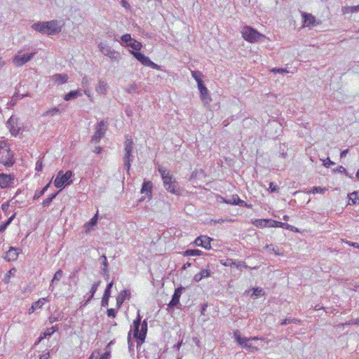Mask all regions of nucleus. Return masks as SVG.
Wrapping results in <instances>:
<instances>
[{"label":"nucleus","mask_w":359,"mask_h":359,"mask_svg":"<svg viewBox=\"0 0 359 359\" xmlns=\"http://www.w3.org/2000/svg\"><path fill=\"white\" fill-rule=\"evenodd\" d=\"M15 163L14 154L10 149V144L5 140L0 141V164L6 168Z\"/></svg>","instance_id":"1"},{"label":"nucleus","mask_w":359,"mask_h":359,"mask_svg":"<svg viewBox=\"0 0 359 359\" xmlns=\"http://www.w3.org/2000/svg\"><path fill=\"white\" fill-rule=\"evenodd\" d=\"M133 145H134V142H133L132 138L130 137H129L128 135H127L126 137V140L124 142V149H123L124 155L123 157V161L124 168L126 170L127 174L128 175H130V165H131L130 163L134 159V156L132 155V152L133 150Z\"/></svg>","instance_id":"2"},{"label":"nucleus","mask_w":359,"mask_h":359,"mask_svg":"<svg viewBox=\"0 0 359 359\" xmlns=\"http://www.w3.org/2000/svg\"><path fill=\"white\" fill-rule=\"evenodd\" d=\"M32 28L47 35L55 34L61 31V26L58 24H32Z\"/></svg>","instance_id":"3"},{"label":"nucleus","mask_w":359,"mask_h":359,"mask_svg":"<svg viewBox=\"0 0 359 359\" xmlns=\"http://www.w3.org/2000/svg\"><path fill=\"white\" fill-rule=\"evenodd\" d=\"M98 48L100 51L104 55L111 59L112 61L115 62H119L121 59V54L115 50L114 49L111 48L108 45L100 43L98 44Z\"/></svg>","instance_id":"4"},{"label":"nucleus","mask_w":359,"mask_h":359,"mask_svg":"<svg viewBox=\"0 0 359 359\" xmlns=\"http://www.w3.org/2000/svg\"><path fill=\"white\" fill-rule=\"evenodd\" d=\"M72 176L73 172L71 170H67L65 174L61 170L55 179L54 185L57 188H62L65 184H70L72 183V180H70Z\"/></svg>","instance_id":"5"},{"label":"nucleus","mask_w":359,"mask_h":359,"mask_svg":"<svg viewBox=\"0 0 359 359\" xmlns=\"http://www.w3.org/2000/svg\"><path fill=\"white\" fill-rule=\"evenodd\" d=\"M130 53L143 65L149 67L154 69L161 70V66L152 62L149 57L137 51L130 50Z\"/></svg>","instance_id":"6"},{"label":"nucleus","mask_w":359,"mask_h":359,"mask_svg":"<svg viewBox=\"0 0 359 359\" xmlns=\"http://www.w3.org/2000/svg\"><path fill=\"white\" fill-rule=\"evenodd\" d=\"M35 54V52L25 54L22 53V50H19L18 53L13 57V62L15 66L21 67L31 60Z\"/></svg>","instance_id":"7"},{"label":"nucleus","mask_w":359,"mask_h":359,"mask_svg":"<svg viewBox=\"0 0 359 359\" xmlns=\"http://www.w3.org/2000/svg\"><path fill=\"white\" fill-rule=\"evenodd\" d=\"M106 130V123L104 121H100L95 127V132L92 137V141H99L104 136Z\"/></svg>","instance_id":"8"},{"label":"nucleus","mask_w":359,"mask_h":359,"mask_svg":"<svg viewBox=\"0 0 359 359\" xmlns=\"http://www.w3.org/2000/svg\"><path fill=\"white\" fill-rule=\"evenodd\" d=\"M264 346V340L262 338H248V352H254L260 349Z\"/></svg>","instance_id":"9"},{"label":"nucleus","mask_w":359,"mask_h":359,"mask_svg":"<svg viewBox=\"0 0 359 359\" xmlns=\"http://www.w3.org/2000/svg\"><path fill=\"white\" fill-rule=\"evenodd\" d=\"M141 329L138 330L137 334L135 336V338L137 339V345H140L142 343H144L146 334L147 332V322L146 320H143V322L141 323Z\"/></svg>","instance_id":"10"},{"label":"nucleus","mask_w":359,"mask_h":359,"mask_svg":"<svg viewBox=\"0 0 359 359\" xmlns=\"http://www.w3.org/2000/svg\"><path fill=\"white\" fill-rule=\"evenodd\" d=\"M211 241L212 239L207 236H201L196 238L194 243L197 246H201L206 250H210L211 248Z\"/></svg>","instance_id":"11"},{"label":"nucleus","mask_w":359,"mask_h":359,"mask_svg":"<svg viewBox=\"0 0 359 359\" xmlns=\"http://www.w3.org/2000/svg\"><path fill=\"white\" fill-rule=\"evenodd\" d=\"M6 124L12 135L16 136L20 131V128L18 126L17 123V118L13 116H11L8 120Z\"/></svg>","instance_id":"12"},{"label":"nucleus","mask_w":359,"mask_h":359,"mask_svg":"<svg viewBox=\"0 0 359 359\" xmlns=\"http://www.w3.org/2000/svg\"><path fill=\"white\" fill-rule=\"evenodd\" d=\"M130 298V291L129 290H122L116 297V307L117 309H119L123 302L126 299H129Z\"/></svg>","instance_id":"13"},{"label":"nucleus","mask_w":359,"mask_h":359,"mask_svg":"<svg viewBox=\"0 0 359 359\" xmlns=\"http://www.w3.org/2000/svg\"><path fill=\"white\" fill-rule=\"evenodd\" d=\"M184 290V288L183 287H177V289H175L174 294L172 297V299L170 302V303L168 304L169 307H171V308L175 307L179 304L180 297H181L182 291Z\"/></svg>","instance_id":"14"},{"label":"nucleus","mask_w":359,"mask_h":359,"mask_svg":"<svg viewBox=\"0 0 359 359\" xmlns=\"http://www.w3.org/2000/svg\"><path fill=\"white\" fill-rule=\"evenodd\" d=\"M264 38V35L248 27V42L262 41Z\"/></svg>","instance_id":"15"},{"label":"nucleus","mask_w":359,"mask_h":359,"mask_svg":"<svg viewBox=\"0 0 359 359\" xmlns=\"http://www.w3.org/2000/svg\"><path fill=\"white\" fill-rule=\"evenodd\" d=\"M158 172L161 175L164 185H166L168 183H170L171 182L175 180V179H173V175L170 174V172H168L165 168H158Z\"/></svg>","instance_id":"16"},{"label":"nucleus","mask_w":359,"mask_h":359,"mask_svg":"<svg viewBox=\"0 0 359 359\" xmlns=\"http://www.w3.org/2000/svg\"><path fill=\"white\" fill-rule=\"evenodd\" d=\"M14 178L11 175L0 174V187L1 188H6L10 187L13 183Z\"/></svg>","instance_id":"17"},{"label":"nucleus","mask_w":359,"mask_h":359,"mask_svg":"<svg viewBox=\"0 0 359 359\" xmlns=\"http://www.w3.org/2000/svg\"><path fill=\"white\" fill-rule=\"evenodd\" d=\"M198 90L200 91L201 98L203 102L205 104H209L210 103V102L212 101V99L208 94V88L203 84L202 86H198Z\"/></svg>","instance_id":"18"},{"label":"nucleus","mask_w":359,"mask_h":359,"mask_svg":"<svg viewBox=\"0 0 359 359\" xmlns=\"http://www.w3.org/2000/svg\"><path fill=\"white\" fill-rule=\"evenodd\" d=\"M19 255V249L11 247L10 249L6 252L4 259L8 262L15 261Z\"/></svg>","instance_id":"19"},{"label":"nucleus","mask_w":359,"mask_h":359,"mask_svg":"<svg viewBox=\"0 0 359 359\" xmlns=\"http://www.w3.org/2000/svg\"><path fill=\"white\" fill-rule=\"evenodd\" d=\"M151 192H152V183L150 181H144L142 189H141V193L145 194L147 196H149V198H151Z\"/></svg>","instance_id":"20"},{"label":"nucleus","mask_w":359,"mask_h":359,"mask_svg":"<svg viewBox=\"0 0 359 359\" xmlns=\"http://www.w3.org/2000/svg\"><path fill=\"white\" fill-rule=\"evenodd\" d=\"M57 330L58 327L57 325L47 328L44 332L41 334L36 343H39L43 339L46 338L47 337H50Z\"/></svg>","instance_id":"21"},{"label":"nucleus","mask_w":359,"mask_h":359,"mask_svg":"<svg viewBox=\"0 0 359 359\" xmlns=\"http://www.w3.org/2000/svg\"><path fill=\"white\" fill-rule=\"evenodd\" d=\"M52 79L57 84H63L67 83L68 76L65 74H55L52 76Z\"/></svg>","instance_id":"22"},{"label":"nucleus","mask_w":359,"mask_h":359,"mask_svg":"<svg viewBox=\"0 0 359 359\" xmlns=\"http://www.w3.org/2000/svg\"><path fill=\"white\" fill-rule=\"evenodd\" d=\"M108 85L104 81L100 80L95 88V90L99 94L105 95L107 92Z\"/></svg>","instance_id":"23"},{"label":"nucleus","mask_w":359,"mask_h":359,"mask_svg":"<svg viewBox=\"0 0 359 359\" xmlns=\"http://www.w3.org/2000/svg\"><path fill=\"white\" fill-rule=\"evenodd\" d=\"M165 189L174 194H179V189H177V183L175 180L171 182L170 183H168L166 185H164Z\"/></svg>","instance_id":"24"},{"label":"nucleus","mask_w":359,"mask_h":359,"mask_svg":"<svg viewBox=\"0 0 359 359\" xmlns=\"http://www.w3.org/2000/svg\"><path fill=\"white\" fill-rule=\"evenodd\" d=\"M62 276H63V271L61 269H58L55 272V273L54 274V276L51 280V283L50 284V286H49V290L50 291L53 292L54 290V286L53 285V284L55 282H58L61 279Z\"/></svg>","instance_id":"25"},{"label":"nucleus","mask_w":359,"mask_h":359,"mask_svg":"<svg viewBox=\"0 0 359 359\" xmlns=\"http://www.w3.org/2000/svg\"><path fill=\"white\" fill-rule=\"evenodd\" d=\"M233 334H234V337L238 344H240L241 346H242L244 348L247 347V338L241 337V332L238 330H236L233 332Z\"/></svg>","instance_id":"26"},{"label":"nucleus","mask_w":359,"mask_h":359,"mask_svg":"<svg viewBox=\"0 0 359 359\" xmlns=\"http://www.w3.org/2000/svg\"><path fill=\"white\" fill-rule=\"evenodd\" d=\"M100 283H101V281L98 280L97 282H95L93 284V285H92V287L90 288V290L89 292L90 295H89L88 299L86 300V302L85 304H88L93 298L94 294L96 292V291H97V290Z\"/></svg>","instance_id":"27"},{"label":"nucleus","mask_w":359,"mask_h":359,"mask_svg":"<svg viewBox=\"0 0 359 359\" xmlns=\"http://www.w3.org/2000/svg\"><path fill=\"white\" fill-rule=\"evenodd\" d=\"M269 222V226L272 227H281L285 228L286 229H290L292 227V226L287 223H283L273 219H271Z\"/></svg>","instance_id":"28"},{"label":"nucleus","mask_w":359,"mask_h":359,"mask_svg":"<svg viewBox=\"0 0 359 359\" xmlns=\"http://www.w3.org/2000/svg\"><path fill=\"white\" fill-rule=\"evenodd\" d=\"M50 301V298L49 296L46 297H43L39 299L38 301L33 302V305L36 308V309H40L43 307L46 302H48Z\"/></svg>","instance_id":"29"},{"label":"nucleus","mask_w":359,"mask_h":359,"mask_svg":"<svg viewBox=\"0 0 359 359\" xmlns=\"http://www.w3.org/2000/svg\"><path fill=\"white\" fill-rule=\"evenodd\" d=\"M192 77L196 80L198 84V87L203 85V81L202 80L203 74L199 71H192L191 72Z\"/></svg>","instance_id":"30"},{"label":"nucleus","mask_w":359,"mask_h":359,"mask_svg":"<svg viewBox=\"0 0 359 359\" xmlns=\"http://www.w3.org/2000/svg\"><path fill=\"white\" fill-rule=\"evenodd\" d=\"M271 219H255L252 222L253 224H255L257 227H265L266 226H269Z\"/></svg>","instance_id":"31"},{"label":"nucleus","mask_w":359,"mask_h":359,"mask_svg":"<svg viewBox=\"0 0 359 359\" xmlns=\"http://www.w3.org/2000/svg\"><path fill=\"white\" fill-rule=\"evenodd\" d=\"M133 41L130 34H126L121 37L120 43L123 46H127Z\"/></svg>","instance_id":"32"},{"label":"nucleus","mask_w":359,"mask_h":359,"mask_svg":"<svg viewBox=\"0 0 359 359\" xmlns=\"http://www.w3.org/2000/svg\"><path fill=\"white\" fill-rule=\"evenodd\" d=\"M141 325V316L140 315V311L137 313V316L135 320L133 321L134 326V337L137 334L138 330L140 329V326Z\"/></svg>","instance_id":"33"},{"label":"nucleus","mask_w":359,"mask_h":359,"mask_svg":"<svg viewBox=\"0 0 359 359\" xmlns=\"http://www.w3.org/2000/svg\"><path fill=\"white\" fill-rule=\"evenodd\" d=\"M224 265L226 266H235L237 269H241V268H246L247 266L245 265V263L244 262H233V260H228V263L224 264Z\"/></svg>","instance_id":"34"},{"label":"nucleus","mask_w":359,"mask_h":359,"mask_svg":"<svg viewBox=\"0 0 359 359\" xmlns=\"http://www.w3.org/2000/svg\"><path fill=\"white\" fill-rule=\"evenodd\" d=\"M81 93L79 90H71L69 93L65 95L64 99L66 101L70 100L72 99L76 98L78 96L81 95Z\"/></svg>","instance_id":"35"},{"label":"nucleus","mask_w":359,"mask_h":359,"mask_svg":"<svg viewBox=\"0 0 359 359\" xmlns=\"http://www.w3.org/2000/svg\"><path fill=\"white\" fill-rule=\"evenodd\" d=\"M253 292L251 294L252 297L254 298H258L264 296L265 294V292L262 288L257 287L252 289Z\"/></svg>","instance_id":"36"},{"label":"nucleus","mask_w":359,"mask_h":359,"mask_svg":"<svg viewBox=\"0 0 359 359\" xmlns=\"http://www.w3.org/2000/svg\"><path fill=\"white\" fill-rule=\"evenodd\" d=\"M50 184V182L48 183L41 190L36 191L34 195V199L36 200L39 198L44 193L48 190L49 186Z\"/></svg>","instance_id":"37"},{"label":"nucleus","mask_w":359,"mask_h":359,"mask_svg":"<svg viewBox=\"0 0 359 359\" xmlns=\"http://www.w3.org/2000/svg\"><path fill=\"white\" fill-rule=\"evenodd\" d=\"M58 114H60V110L57 107H54L50 109L47 110L43 114V116H53L55 115H57Z\"/></svg>","instance_id":"38"},{"label":"nucleus","mask_w":359,"mask_h":359,"mask_svg":"<svg viewBox=\"0 0 359 359\" xmlns=\"http://www.w3.org/2000/svg\"><path fill=\"white\" fill-rule=\"evenodd\" d=\"M302 15L303 18V22H316L315 17L311 13H302Z\"/></svg>","instance_id":"39"},{"label":"nucleus","mask_w":359,"mask_h":359,"mask_svg":"<svg viewBox=\"0 0 359 359\" xmlns=\"http://www.w3.org/2000/svg\"><path fill=\"white\" fill-rule=\"evenodd\" d=\"M202 251L199 250L188 249L184 252V256H200L202 255Z\"/></svg>","instance_id":"40"},{"label":"nucleus","mask_w":359,"mask_h":359,"mask_svg":"<svg viewBox=\"0 0 359 359\" xmlns=\"http://www.w3.org/2000/svg\"><path fill=\"white\" fill-rule=\"evenodd\" d=\"M15 217V214H13L12 216H11L8 219V220L6 222H5L4 223H3L0 225V232H3L4 231H5V229L7 228V226L12 222V221L13 220Z\"/></svg>","instance_id":"41"},{"label":"nucleus","mask_w":359,"mask_h":359,"mask_svg":"<svg viewBox=\"0 0 359 359\" xmlns=\"http://www.w3.org/2000/svg\"><path fill=\"white\" fill-rule=\"evenodd\" d=\"M266 250L270 253H274L275 255H280L281 253L279 252V249L278 247L274 246L273 245H266L265 246Z\"/></svg>","instance_id":"42"},{"label":"nucleus","mask_w":359,"mask_h":359,"mask_svg":"<svg viewBox=\"0 0 359 359\" xmlns=\"http://www.w3.org/2000/svg\"><path fill=\"white\" fill-rule=\"evenodd\" d=\"M226 203L229 204H245V205H247V203L244 201L241 200L237 196L236 197H233L232 199L226 201Z\"/></svg>","instance_id":"43"},{"label":"nucleus","mask_w":359,"mask_h":359,"mask_svg":"<svg viewBox=\"0 0 359 359\" xmlns=\"http://www.w3.org/2000/svg\"><path fill=\"white\" fill-rule=\"evenodd\" d=\"M129 47H131L133 50H140L142 48V44L141 43L135 41V40H133V41H131L128 46Z\"/></svg>","instance_id":"44"},{"label":"nucleus","mask_w":359,"mask_h":359,"mask_svg":"<svg viewBox=\"0 0 359 359\" xmlns=\"http://www.w3.org/2000/svg\"><path fill=\"white\" fill-rule=\"evenodd\" d=\"M349 199L351 201L353 204H357L359 203V197L358 193L354 191L349 194Z\"/></svg>","instance_id":"45"},{"label":"nucleus","mask_w":359,"mask_h":359,"mask_svg":"<svg viewBox=\"0 0 359 359\" xmlns=\"http://www.w3.org/2000/svg\"><path fill=\"white\" fill-rule=\"evenodd\" d=\"M138 89V86L135 83H131L128 85V88L126 89V92L128 93H132L135 92Z\"/></svg>","instance_id":"46"},{"label":"nucleus","mask_w":359,"mask_h":359,"mask_svg":"<svg viewBox=\"0 0 359 359\" xmlns=\"http://www.w3.org/2000/svg\"><path fill=\"white\" fill-rule=\"evenodd\" d=\"M325 191H326L325 188H322V187H315L311 191H309V193H312V194H316V193L324 194Z\"/></svg>","instance_id":"47"},{"label":"nucleus","mask_w":359,"mask_h":359,"mask_svg":"<svg viewBox=\"0 0 359 359\" xmlns=\"http://www.w3.org/2000/svg\"><path fill=\"white\" fill-rule=\"evenodd\" d=\"M28 96L30 97L31 95L29 93L22 94V95H19L18 93H15L13 96L12 100L16 102L18 100H20V99H22L25 97H28Z\"/></svg>","instance_id":"48"},{"label":"nucleus","mask_w":359,"mask_h":359,"mask_svg":"<svg viewBox=\"0 0 359 359\" xmlns=\"http://www.w3.org/2000/svg\"><path fill=\"white\" fill-rule=\"evenodd\" d=\"M113 285H114V283L112 281L107 284L103 295L110 297L111 289Z\"/></svg>","instance_id":"49"},{"label":"nucleus","mask_w":359,"mask_h":359,"mask_svg":"<svg viewBox=\"0 0 359 359\" xmlns=\"http://www.w3.org/2000/svg\"><path fill=\"white\" fill-rule=\"evenodd\" d=\"M118 309H108L107 311V316L115 318Z\"/></svg>","instance_id":"50"},{"label":"nucleus","mask_w":359,"mask_h":359,"mask_svg":"<svg viewBox=\"0 0 359 359\" xmlns=\"http://www.w3.org/2000/svg\"><path fill=\"white\" fill-rule=\"evenodd\" d=\"M270 72H273V73H279V74L288 73L287 69H285V68H273L270 70Z\"/></svg>","instance_id":"51"},{"label":"nucleus","mask_w":359,"mask_h":359,"mask_svg":"<svg viewBox=\"0 0 359 359\" xmlns=\"http://www.w3.org/2000/svg\"><path fill=\"white\" fill-rule=\"evenodd\" d=\"M199 273L202 278L209 277L210 276V271L208 269H202Z\"/></svg>","instance_id":"52"},{"label":"nucleus","mask_w":359,"mask_h":359,"mask_svg":"<svg viewBox=\"0 0 359 359\" xmlns=\"http://www.w3.org/2000/svg\"><path fill=\"white\" fill-rule=\"evenodd\" d=\"M297 322H299V320L296 318H285V320H283L281 322V325H285L289 323H297Z\"/></svg>","instance_id":"53"},{"label":"nucleus","mask_w":359,"mask_h":359,"mask_svg":"<svg viewBox=\"0 0 359 359\" xmlns=\"http://www.w3.org/2000/svg\"><path fill=\"white\" fill-rule=\"evenodd\" d=\"M336 172H341V173H344L345 174L346 176H348V177L350 178H352V176L349 175L348 172L346 171V168L344 167H343L342 165H339L337 170H335Z\"/></svg>","instance_id":"54"},{"label":"nucleus","mask_w":359,"mask_h":359,"mask_svg":"<svg viewBox=\"0 0 359 359\" xmlns=\"http://www.w3.org/2000/svg\"><path fill=\"white\" fill-rule=\"evenodd\" d=\"M359 11V5L356 6H350L346 8L345 13H355Z\"/></svg>","instance_id":"55"},{"label":"nucleus","mask_w":359,"mask_h":359,"mask_svg":"<svg viewBox=\"0 0 359 359\" xmlns=\"http://www.w3.org/2000/svg\"><path fill=\"white\" fill-rule=\"evenodd\" d=\"M109 297L103 295L102 301H101L102 306H103V307L107 306L109 304Z\"/></svg>","instance_id":"56"},{"label":"nucleus","mask_w":359,"mask_h":359,"mask_svg":"<svg viewBox=\"0 0 359 359\" xmlns=\"http://www.w3.org/2000/svg\"><path fill=\"white\" fill-rule=\"evenodd\" d=\"M203 170L202 169H200V170H195L194 171H193V172L191 173V178L193 179V178H196L198 177V176L200 175V174H203Z\"/></svg>","instance_id":"57"},{"label":"nucleus","mask_w":359,"mask_h":359,"mask_svg":"<svg viewBox=\"0 0 359 359\" xmlns=\"http://www.w3.org/2000/svg\"><path fill=\"white\" fill-rule=\"evenodd\" d=\"M101 259H102V265L103 266L102 268L108 269V262H107V257L104 255H103L101 256Z\"/></svg>","instance_id":"58"},{"label":"nucleus","mask_w":359,"mask_h":359,"mask_svg":"<svg viewBox=\"0 0 359 359\" xmlns=\"http://www.w3.org/2000/svg\"><path fill=\"white\" fill-rule=\"evenodd\" d=\"M35 169L36 171H39V172L43 170V162L41 160L37 161V162L36 163Z\"/></svg>","instance_id":"59"},{"label":"nucleus","mask_w":359,"mask_h":359,"mask_svg":"<svg viewBox=\"0 0 359 359\" xmlns=\"http://www.w3.org/2000/svg\"><path fill=\"white\" fill-rule=\"evenodd\" d=\"M52 201L53 200L51 199V198L48 197L43 201L42 205L43 207H48L50 205V204L51 203Z\"/></svg>","instance_id":"60"},{"label":"nucleus","mask_w":359,"mask_h":359,"mask_svg":"<svg viewBox=\"0 0 359 359\" xmlns=\"http://www.w3.org/2000/svg\"><path fill=\"white\" fill-rule=\"evenodd\" d=\"M269 189L270 191L273 193L278 191V187L274 182H271L269 184Z\"/></svg>","instance_id":"61"},{"label":"nucleus","mask_w":359,"mask_h":359,"mask_svg":"<svg viewBox=\"0 0 359 359\" xmlns=\"http://www.w3.org/2000/svg\"><path fill=\"white\" fill-rule=\"evenodd\" d=\"M334 163L333 161H332L329 158H327V159L325 160H323V165L326 167V168H328L330 167L331 165H334Z\"/></svg>","instance_id":"62"},{"label":"nucleus","mask_w":359,"mask_h":359,"mask_svg":"<svg viewBox=\"0 0 359 359\" xmlns=\"http://www.w3.org/2000/svg\"><path fill=\"white\" fill-rule=\"evenodd\" d=\"M102 274H103L105 280H108L109 278V273L108 269L102 268Z\"/></svg>","instance_id":"63"},{"label":"nucleus","mask_w":359,"mask_h":359,"mask_svg":"<svg viewBox=\"0 0 359 359\" xmlns=\"http://www.w3.org/2000/svg\"><path fill=\"white\" fill-rule=\"evenodd\" d=\"M111 357V352L110 351H107L104 354H102L100 359H110Z\"/></svg>","instance_id":"64"}]
</instances>
